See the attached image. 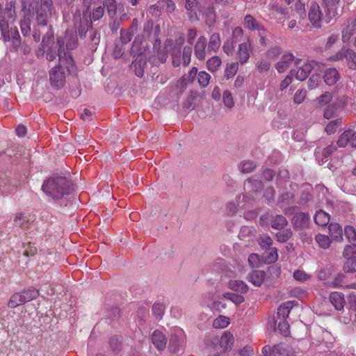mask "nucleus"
Masks as SVG:
<instances>
[{"label":"nucleus","mask_w":356,"mask_h":356,"mask_svg":"<svg viewBox=\"0 0 356 356\" xmlns=\"http://www.w3.org/2000/svg\"><path fill=\"white\" fill-rule=\"evenodd\" d=\"M17 14L13 1L8 2L5 7L0 5V30L4 42H11L10 50L17 52L22 45L21 37L17 27L9 29V23L16 20Z\"/></svg>","instance_id":"1"},{"label":"nucleus","mask_w":356,"mask_h":356,"mask_svg":"<svg viewBox=\"0 0 356 356\" xmlns=\"http://www.w3.org/2000/svg\"><path fill=\"white\" fill-rule=\"evenodd\" d=\"M52 0H37L28 4L26 0H22V17L20 21H31L34 12L39 25L46 26L47 19L51 15Z\"/></svg>","instance_id":"2"},{"label":"nucleus","mask_w":356,"mask_h":356,"mask_svg":"<svg viewBox=\"0 0 356 356\" xmlns=\"http://www.w3.org/2000/svg\"><path fill=\"white\" fill-rule=\"evenodd\" d=\"M56 45L58 47V61L60 63H67V67L74 64L71 51L78 47V38L76 31L66 30L63 35L57 37Z\"/></svg>","instance_id":"3"},{"label":"nucleus","mask_w":356,"mask_h":356,"mask_svg":"<svg viewBox=\"0 0 356 356\" xmlns=\"http://www.w3.org/2000/svg\"><path fill=\"white\" fill-rule=\"evenodd\" d=\"M42 190L54 200H59L72 192L73 185L67 177L55 175L44 181Z\"/></svg>","instance_id":"4"},{"label":"nucleus","mask_w":356,"mask_h":356,"mask_svg":"<svg viewBox=\"0 0 356 356\" xmlns=\"http://www.w3.org/2000/svg\"><path fill=\"white\" fill-rule=\"evenodd\" d=\"M65 67L67 71L70 73L74 68V64L70 67H67V63H60L54 67L49 71V80L51 86L56 88H62L65 83L66 73L63 68Z\"/></svg>","instance_id":"5"},{"label":"nucleus","mask_w":356,"mask_h":356,"mask_svg":"<svg viewBox=\"0 0 356 356\" xmlns=\"http://www.w3.org/2000/svg\"><path fill=\"white\" fill-rule=\"evenodd\" d=\"M343 256L347 259L345 269L347 271H356V244L346 245L343 251Z\"/></svg>","instance_id":"6"},{"label":"nucleus","mask_w":356,"mask_h":356,"mask_svg":"<svg viewBox=\"0 0 356 356\" xmlns=\"http://www.w3.org/2000/svg\"><path fill=\"white\" fill-rule=\"evenodd\" d=\"M263 188L262 182L255 178L250 177L247 179L244 183V190L245 191V194L242 195L243 200H246L245 201L249 202L251 198L248 193H255L259 192Z\"/></svg>","instance_id":"7"},{"label":"nucleus","mask_w":356,"mask_h":356,"mask_svg":"<svg viewBox=\"0 0 356 356\" xmlns=\"http://www.w3.org/2000/svg\"><path fill=\"white\" fill-rule=\"evenodd\" d=\"M309 19L311 23L316 27H321V22H325V14L320 10L319 6L316 3H312L309 11Z\"/></svg>","instance_id":"8"},{"label":"nucleus","mask_w":356,"mask_h":356,"mask_svg":"<svg viewBox=\"0 0 356 356\" xmlns=\"http://www.w3.org/2000/svg\"><path fill=\"white\" fill-rule=\"evenodd\" d=\"M185 8L191 22H195L200 19L201 10L197 0H186Z\"/></svg>","instance_id":"9"},{"label":"nucleus","mask_w":356,"mask_h":356,"mask_svg":"<svg viewBox=\"0 0 356 356\" xmlns=\"http://www.w3.org/2000/svg\"><path fill=\"white\" fill-rule=\"evenodd\" d=\"M348 144L356 148V131L348 129L339 136L337 140L339 147H345Z\"/></svg>","instance_id":"10"},{"label":"nucleus","mask_w":356,"mask_h":356,"mask_svg":"<svg viewBox=\"0 0 356 356\" xmlns=\"http://www.w3.org/2000/svg\"><path fill=\"white\" fill-rule=\"evenodd\" d=\"M310 217L308 213L298 212L295 213L291 219V223L295 229L306 228L309 226Z\"/></svg>","instance_id":"11"},{"label":"nucleus","mask_w":356,"mask_h":356,"mask_svg":"<svg viewBox=\"0 0 356 356\" xmlns=\"http://www.w3.org/2000/svg\"><path fill=\"white\" fill-rule=\"evenodd\" d=\"M147 66V59L143 54H139L134 58L130 66L131 69L138 77H142L144 74L145 68Z\"/></svg>","instance_id":"12"},{"label":"nucleus","mask_w":356,"mask_h":356,"mask_svg":"<svg viewBox=\"0 0 356 356\" xmlns=\"http://www.w3.org/2000/svg\"><path fill=\"white\" fill-rule=\"evenodd\" d=\"M315 64V61H309L302 65L296 72L291 70L290 74L291 75L295 74V76L298 80L303 81L309 76Z\"/></svg>","instance_id":"13"},{"label":"nucleus","mask_w":356,"mask_h":356,"mask_svg":"<svg viewBox=\"0 0 356 356\" xmlns=\"http://www.w3.org/2000/svg\"><path fill=\"white\" fill-rule=\"evenodd\" d=\"M325 9V23H329L336 15L337 7L339 0H323Z\"/></svg>","instance_id":"14"},{"label":"nucleus","mask_w":356,"mask_h":356,"mask_svg":"<svg viewBox=\"0 0 356 356\" xmlns=\"http://www.w3.org/2000/svg\"><path fill=\"white\" fill-rule=\"evenodd\" d=\"M251 49V44L247 42L241 43L238 46L236 57L238 60V62L243 65L248 62L250 58V51Z\"/></svg>","instance_id":"15"},{"label":"nucleus","mask_w":356,"mask_h":356,"mask_svg":"<svg viewBox=\"0 0 356 356\" xmlns=\"http://www.w3.org/2000/svg\"><path fill=\"white\" fill-rule=\"evenodd\" d=\"M356 30V19H349L346 24L341 32L342 40L343 42L350 41L351 37Z\"/></svg>","instance_id":"16"},{"label":"nucleus","mask_w":356,"mask_h":356,"mask_svg":"<svg viewBox=\"0 0 356 356\" xmlns=\"http://www.w3.org/2000/svg\"><path fill=\"white\" fill-rule=\"evenodd\" d=\"M207 40L205 37H200L195 44V55L198 60H202L206 56Z\"/></svg>","instance_id":"17"},{"label":"nucleus","mask_w":356,"mask_h":356,"mask_svg":"<svg viewBox=\"0 0 356 356\" xmlns=\"http://www.w3.org/2000/svg\"><path fill=\"white\" fill-rule=\"evenodd\" d=\"M329 299L331 304L337 310L341 311L343 309L346 301L344 295L342 293L337 291L332 292Z\"/></svg>","instance_id":"18"},{"label":"nucleus","mask_w":356,"mask_h":356,"mask_svg":"<svg viewBox=\"0 0 356 356\" xmlns=\"http://www.w3.org/2000/svg\"><path fill=\"white\" fill-rule=\"evenodd\" d=\"M294 59V56L291 53H286L282 55L281 60L275 65V68L278 72H285L290 66Z\"/></svg>","instance_id":"19"},{"label":"nucleus","mask_w":356,"mask_h":356,"mask_svg":"<svg viewBox=\"0 0 356 356\" xmlns=\"http://www.w3.org/2000/svg\"><path fill=\"white\" fill-rule=\"evenodd\" d=\"M151 339L158 350H162L165 348L167 338L161 331L155 330L152 334Z\"/></svg>","instance_id":"20"},{"label":"nucleus","mask_w":356,"mask_h":356,"mask_svg":"<svg viewBox=\"0 0 356 356\" xmlns=\"http://www.w3.org/2000/svg\"><path fill=\"white\" fill-rule=\"evenodd\" d=\"M87 35L88 38L86 42L88 47L94 51L97 49V45L100 42V33L97 30L90 29Z\"/></svg>","instance_id":"21"},{"label":"nucleus","mask_w":356,"mask_h":356,"mask_svg":"<svg viewBox=\"0 0 356 356\" xmlns=\"http://www.w3.org/2000/svg\"><path fill=\"white\" fill-rule=\"evenodd\" d=\"M244 24L246 28L251 31L257 30L258 31H265L264 26L251 15H247L245 16Z\"/></svg>","instance_id":"22"},{"label":"nucleus","mask_w":356,"mask_h":356,"mask_svg":"<svg viewBox=\"0 0 356 356\" xmlns=\"http://www.w3.org/2000/svg\"><path fill=\"white\" fill-rule=\"evenodd\" d=\"M340 75L336 68H329L325 71L323 79L328 86L334 85L339 79Z\"/></svg>","instance_id":"23"},{"label":"nucleus","mask_w":356,"mask_h":356,"mask_svg":"<svg viewBox=\"0 0 356 356\" xmlns=\"http://www.w3.org/2000/svg\"><path fill=\"white\" fill-rule=\"evenodd\" d=\"M329 233L333 240L341 241L343 240V231L341 226L337 222H332L328 227Z\"/></svg>","instance_id":"24"},{"label":"nucleus","mask_w":356,"mask_h":356,"mask_svg":"<svg viewBox=\"0 0 356 356\" xmlns=\"http://www.w3.org/2000/svg\"><path fill=\"white\" fill-rule=\"evenodd\" d=\"M266 277L264 270H254L248 275V280L256 286H260Z\"/></svg>","instance_id":"25"},{"label":"nucleus","mask_w":356,"mask_h":356,"mask_svg":"<svg viewBox=\"0 0 356 356\" xmlns=\"http://www.w3.org/2000/svg\"><path fill=\"white\" fill-rule=\"evenodd\" d=\"M287 225L288 221L282 215H275L271 217L270 226L273 229L281 230Z\"/></svg>","instance_id":"26"},{"label":"nucleus","mask_w":356,"mask_h":356,"mask_svg":"<svg viewBox=\"0 0 356 356\" xmlns=\"http://www.w3.org/2000/svg\"><path fill=\"white\" fill-rule=\"evenodd\" d=\"M346 104V100H340V102H336L334 104L327 106V107L325 109L323 116L326 119L332 118L337 110L340 108L344 106Z\"/></svg>","instance_id":"27"},{"label":"nucleus","mask_w":356,"mask_h":356,"mask_svg":"<svg viewBox=\"0 0 356 356\" xmlns=\"http://www.w3.org/2000/svg\"><path fill=\"white\" fill-rule=\"evenodd\" d=\"M257 168V163L250 160L243 161L238 165V170L243 174L251 173L254 171Z\"/></svg>","instance_id":"28"},{"label":"nucleus","mask_w":356,"mask_h":356,"mask_svg":"<svg viewBox=\"0 0 356 356\" xmlns=\"http://www.w3.org/2000/svg\"><path fill=\"white\" fill-rule=\"evenodd\" d=\"M156 8H160L163 12L172 13L175 11L176 6L172 0H159L156 3Z\"/></svg>","instance_id":"29"},{"label":"nucleus","mask_w":356,"mask_h":356,"mask_svg":"<svg viewBox=\"0 0 356 356\" xmlns=\"http://www.w3.org/2000/svg\"><path fill=\"white\" fill-rule=\"evenodd\" d=\"M330 219V215L323 210L317 211L314 216V221L319 226L327 225L329 223Z\"/></svg>","instance_id":"30"},{"label":"nucleus","mask_w":356,"mask_h":356,"mask_svg":"<svg viewBox=\"0 0 356 356\" xmlns=\"http://www.w3.org/2000/svg\"><path fill=\"white\" fill-rule=\"evenodd\" d=\"M14 225L22 229H28L29 218L23 213H17L14 218Z\"/></svg>","instance_id":"31"},{"label":"nucleus","mask_w":356,"mask_h":356,"mask_svg":"<svg viewBox=\"0 0 356 356\" xmlns=\"http://www.w3.org/2000/svg\"><path fill=\"white\" fill-rule=\"evenodd\" d=\"M90 29H92L91 22L87 19L81 20V24L78 29V33L80 38H86Z\"/></svg>","instance_id":"32"},{"label":"nucleus","mask_w":356,"mask_h":356,"mask_svg":"<svg viewBox=\"0 0 356 356\" xmlns=\"http://www.w3.org/2000/svg\"><path fill=\"white\" fill-rule=\"evenodd\" d=\"M238 62H232L229 63H227L225 72L224 76L226 79H232L238 72Z\"/></svg>","instance_id":"33"},{"label":"nucleus","mask_w":356,"mask_h":356,"mask_svg":"<svg viewBox=\"0 0 356 356\" xmlns=\"http://www.w3.org/2000/svg\"><path fill=\"white\" fill-rule=\"evenodd\" d=\"M220 43V35L218 33H213L209 39L208 51L216 52L219 49Z\"/></svg>","instance_id":"34"},{"label":"nucleus","mask_w":356,"mask_h":356,"mask_svg":"<svg viewBox=\"0 0 356 356\" xmlns=\"http://www.w3.org/2000/svg\"><path fill=\"white\" fill-rule=\"evenodd\" d=\"M228 286L230 289L241 293H245L248 289V286L240 280H230Z\"/></svg>","instance_id":"35"},{"label":"nucleus","mask_w":356,"mask_h":356,"mask_svg":"<svg viewBox=\"0 0 356 356\" xmlns=\"http://www.w3.org/2000/svg\"><path fill=\"white\" fill-rule=\"evenodd\" d=\"M205 23L211 26L214 24L216 19V14L213 7H208L206 8L204 13Z\"/></svg>","instance_id":"36"},{"label":"nucleus","mask_w":356,"mask_h":356,"mask_svg":"<svg viewBox=\"0 0 356 356\" xmlns=\"http://www.w3.org/2000/svg\"><path fill=\"white\" fill-rule=\"evenodd\" d=\"M257 241L263 250H270L273 243V239L266 234H261Z\"/></svg>","instance_id":"37"},{"label":"nucleus","mask_w":356,"mask_h":356,"mask_svg":"<svg viewBox=\"0 0 356 356\" xmlns=\"http://www.w3.org/2000/svg\"><path fill=\"white\" fill-rule=\"evenodd\" d=\"M221 63L222 61L220 58L219 56H214L207 61V67L210 72H214L218 70Z\"/></svg>","instance_id":"38"},{"label":"nucleus","mask_w":356,"mask_h":356,"mask_svg":"<svg viewBox=\"0 0 356 356\" xmlns=\"http://www.w3.org/2000/svg\"><path fill=\"white\" fill-rule=\"evenodd\" d=\"M292 304L291 302L284 303L277 309V316L282 319H286L289 316Z\"/></svg>","instance_id":"39"},{"label":"nucleus","mask_w":356,"mask_h":356,"mask_svg":"<svg viewBox=\"0 0 356 356\" xmlns=\"http://www.w3.org/2000/svg\"><path fill=\"white\" fill-rule=\"evenodd\" d=\"M24 303L35 299L39 296V292L34 288L21 292Z\"/></svg>","instance_id":"40"},{"label":"nucleus","mask_w":356,"mask_h":356,"mask_svg":"<svg viewBox=\"0 0 356 356\" xmlns=\"http://www.w3.org/2000/svg\"><path fill=\"white\" fill-rule=\"evenodd\" d=\"M233 341V335L229 332H225L220 339V346L225 350H228L231 348V344Z\"/></svg>","instance_id":"41"},{"label":"nucleus","mask_w":356,"mask_h":356,"mask_svg":"<svg viewBox=\"0 0 356 356\" xmlns=\"http://www.w3.org/2000/svg\"><path fill=\"white\" fill-rule=\"evenodd\" d=\"M104 6L106 7V10L108 15L111 18L115 17L117 13V3L115 0H105Z\"/></svg>","instance_id":"42"},{"label":"nucleus","mask_w":356,"mask_h":356,"mask_svg":"<svg viewBox=\"0 0 356 356\" xmlns=\"http://www.w3.org/2000/svg\"><path fill=\"white\" fill-rule=\"evenodd\" d=\"M293 235V232L290 228L284 229L276 234L277 241L280 243H285L289 240Z\"/></svg>","instance_id":"43"},{"label":"nucleus","mask_w":356,"mask_h":356,"mask_svg":"<svg viewBox=\"0 0 356 356\" xmlns=\"http://www.w3.org/2000/svg\"><path fill=\"white\" fill-rule=\"evenodd\" d=\"M168 348L172 353H178L181 350L180 341L177 336L170 338Z\"/></svg>","instance_id":"44"},{"label":"nucleus","mask_w":356,"mask_h":356,"mask_svg":"<svg viewBox=\"0 0 356 356\" xmlns=\"http://www.w3.org/2000/svg\"><path fill=\"white\" fill-rule=\"evenodd\" d=\"M23 304H24V302L23 300L22 295L21 293H16L11 296L8 305L10 308H15Z\"/></svg>","instance_id":"45"},{"label":"nucleus","mask_w":356,"mask_h":356,"mask_svg":"<svg viewBox=\"0 0 356 356\" xmlns=\"http://www.w3.org/2000/svg\"><path fill=\"white\" fill-rule=\"evenodd\" d=\"M315 239L319 246L323 249H327L330 246L331 241L326 235L318 234L316 236Z\"/></svg>","instance_id":"46"},{"label":"nucleus","mask_w":356,"mask_h":356,"mask_svg":"<svg viewBox=\"0 0 356 356\" xmlns=\"http://www.w3.org/2000/svg\"><path fill=\"white\" fill-rule=\"evenodd\" d=\"M229 324V318L225 316H220L213 322V326L217 329H222L228 326Z\"/></svg>","instance_id":"47"},{"label":"nucleus","mask_w":356,"mask_h":356,"mask_svg":"<svg viewBox=\"0 0 356 356\" xmlns=\"http://www.w3.org/2000/svg\"><path fill=\"white\" fill-rule=\"evenodd\" d=\"M295 201V195L291 192H286L282 193L280 197L278 202L281 204L289 205L291 204Z\"/></svg>","instance_id":"48"},{"label":"nucleus","mask_w":356,"mask_h":356,"mask_svg":"<svg viewBox=\"0 0 356 356\" xmlns=\"http://www.w3.org/2000/svg\"><path fill=\"white\" fill-rule=\"evenodd\" d=\"M223 297L227 300H231L235 305H238L244 302V298L241 295L236 294L234 293L227 292L223 293Z\"/></svg>","instance_id":"49"},{"label":"nucleus","mask_w":356,"mask_h":356,"mask_svg":"<svg viewBox=\"0 0 356 356\" xmlns=\"http://www.w3.org/2000/svg\"><path fill=\"white\" fill-rule=\"evenodd\" d=\"M346 58L349 68L356 70V52L352 49H348Z\"/></svg>","instance_id":"50"},{"label":"nucleus","mask_w":356,"mask_h":356,"mask_svg":"<svg viewBox=\"0 0 356 356\" xmlns=\"http://www.w3.org/2000/svg\"><path fill=\"white\" fill-rule=\"evenodd\" d=\"M345 236L351 244H356V231L352 226H346L344 229Z\"/></svg>","instance_id":"51"},{"label":"nucleus","mask_w":356,"mask_h":356,"mask_svg":"<svg viewBox=\"0 0 356 356\" xmlns=\"http://www.w3.org/2000/svg\"><path fill=\"white\" fill-rule=\"evenodd\" d=\"M211 76L205 71H201L197 74V81L200 86L206 87L209 83Z\"/></svg>","instance_id":"52"},{"label":"nucleus","mask_w":356,"mask_h":356,"mask_svg":"<svg viewBox=\"0 0 356 356\" xmlns=\"http://www.w3.org/2000/svg\"><path fill=\"white\" fill-rule=\"evenodd\" d=\"M341 124V118H337L329 122L325 127V131L328 134H332Z\"/></svg>","instance_id":"53"},{"label":"nucleus","mask_w":356,"mask_h":356,"mask_svg":"<svg viewBox=\"0 0 356 356\" xmlns=\"http://www.w3.org/2000/svg\"><path fill=\"white\" fill-rule=\"evenodd\" d=\"M234 44L235 42L233 38L227 40L222 45L223 51L227 55L232 56L234 50Z\"/></svg>","instance_id":"54"},{"label":"nucleus","mask_w":356,"mask_h":356,"mask_svg":"<svg viewBox=\"0 0 356 356\" xmlns=\"http://www.w3.org/2000/svg\"><path fill=\"white\" fill-rule=\"evenodd\" d=\"M273 356H289V353L282 345L275 346L272 348Z\"/></svg>","instance_id":"55"},{"label":"nucleus","mask_w":356,"mask_h":356,"mask_svg":"<svg viewBox=\"0 0 356 356\" xmlns=\"http://www.w3.org/2000/svg\"><path fill=\"white\" fill-rule=\"evenodd\" d=\"M192 54V49L191 47H184L182 54L183 64L187 66L191 63V58Z\"/></svg>","instance_id":"56"},{"label":"nucleus","mask_w":356,"mask_h":356,"mask_svg":"<svg viewBox=\"0 0 356 356\" xmlns=\"http://www.w3.org/2000/svg\"><path fill=\"white\" fill-rule=\"evenodd\" d=\"M222 100L225 106L232 108L234 106V99L231 92L229 90H225L222 95Z\"/></svg>","instance_id":"57"},{"label":"nucleus","mask_w":356,"mask_h":356,"mask_svg":"<svg viewBox=\"0 0 356 356\" xmlns=\"http://www.w3.org/2000/svg\"><path fill=\"white\" fill-rule=\"evenodd\" d=\"M332 100L331 93L326 92L321 95L318 99L317 102L319 106H326Z\"/></svg>","instance_id":"58"},{"label":"nucleus","mask_w":356,"mask_h":356,"mask_svg":"<svg viewBox=\"0 0 356 356\" xmlns=\"http://www.w3.org/2000/svg\"><path fill=\"white\" fill-rule=\"evenodd\" d=\"M269 8L270 10L275 11L276 13H279L282 15H286L288 14L287 8H283L278 3L273 2L270 3Z\"/></svg>","instance_id":"59"},{"label":"nucleus","mask_w":356,"mask_h":356,"mask_svg":"<svg viewBox=\"0 0 356 356\" xmlns=\"http://www.w3.org/2000/svg\"><path fill=\"white\" fill-rule=\"evenodd\" d=\"M54 42V33L49 30L42 38V46L43 48L49 47Z\"/></svg>","instance_id":"60"},{"label":"nucleus","mask_w":356,"mask_h":356,"mask_svg":"<svg viewBox=\"0 0 356 356\" xmlns=\"http://www.w3.org/2000/svg\"><path fill=\"white\" fill-rule=\"evenodd\" d=\"M278 329L283 336L286 337L289 334V324L286 319H282L280 321Z\"/></svg>","instance_id":"61"},{"label":"nucleus","mask_w":356,"mask_h":356,"mask_svg":"<svg viewBox=\"0 0 356 356\" xmlns=\"http://www.w3.org/2000/svg\"><path fill=\"white\" fill-rule=\"evenodd\" d=\"M109 346L114 353H118L121 349V343L118 337H112L109 341Z\"/></svg>","instance_id":"62"},{"label":"nucleus","mask_w":356,"mask_h":356,"mask_svg":"<svg viewBox=\"0 0 356 356\" xmlns=\"http://www.w3.org/2000/svg\"><path fill=\"white\" fill-rule=\"evenodd\" d=\"M134 33L131 31L128 30H120V40L123 44H127L129 42L132 38V36Z\"/></svg>","instance_id":"63"},{"label":"nucleus","mask_w":356,"mask_h":356,"mask_svg":"<svg viewBox=\"0 0 356 356\" xmlns=\"http://www.w3.org/2000/svg\"><path fill=\"white\" fill-rule=\"evenodd\" d=\"M307 91L305 89L298 90L294 95L293 102L297 104H300L305 99Z\"/></svg>","instance_id":"64"}]
</instances>
